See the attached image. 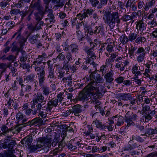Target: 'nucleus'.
<instances>
[{
  "mask_svg": "<svg viewBox=\"0 0 157 157\" xmlns=\"http://www.w3.org/2000/svg\"><path fill=\"white\" fill-rule=\"evenodd\" d=\"M136 48L135 47L132 46L129 49L128 54L130 56L131 58H133L134 56V53L135 51H136Z\"/></svg>",
  "mask_w": 157,
  "mask_h": 157,
  "instance_id": "obj_42",
  "label": "nucleus"
},
{
  "mask_svg": "<svg viewBox=\"0 0 157 157\" xmlns=\"http://www.w3.org/2000/svg\"><path fill=\"white\" fill-rule=\"evenodd\" d=\"M144 3L143 1L140 0L139 1L138 3L137 6L139 9H141L143 7L144 8Z\"/></svg>",
  "mask_w": 157,
  "mask_h": 157,
  "instance_id": "obj_61",
  "label": "nucleus"
},
{
  "mask_svg": "<svg viewBox=\"0 0 157 157\" xmlns=\"http://www.w3.org/2000/svg\"><path fill=\"white\" fill-rule=\"evenodd\" d=\"M43 93L45 96H48L50 93V90L48 87L46 86H43L42 87Z\"/></svg>",
  "mask_w": 157,
  "mask_h": 157,
  "instance_id": "obj_35",
  "label": "nucleus"
},
{
  "mask_svg": "<svg viewBox=\"0 0 157 157\" xmlns=\"http://www.w3.org/2000/svg\"><path fill=\"white\" fill-rule=\"evenodd\" d=\"M58 105V99H57V98H53L48 101L46 107L51 111L54 107H56Z\"/></svg>",
  "mask_w": 157,
  "mask_h": 157,
  "instance_id": "obj_13",
  "label": "nucleus"
},
{
  "mask_svg": "<svg viewBox=\"0 0 157 157\" xmlns=\"http://www.w3.org/2000/svg\"><path fill=\"white\" fill-rule=\"evenodd\" d=\"M13 129V128H8L5 125H2L1 127V130L3 132L2 133H3V135L5 134L8 133L9 132H10L11 134L10 136H7L8 138H10L13 135V132H12Z\"/></svg>",
  "mask_w": 157,
  "mask_h": 157,
  "instance_id": "obj_19",
  "label": "nucleus"
},
{
  "mask_svg": "<svg viewBox=\"0 0 157 157\" xmlns=\"http://www.w3.org/2000/svg\"><path fill=\"white\" fill-rule=\"evenodd\" d=\"M42 137L44 139L43 140L45 144H48V145L50 144L52 141V136L51 135H48L46 137Z\"/></svg>",
  "mask_w": 157,
  "mask_h": 157,
  "instance_id": "obj_33",
  "label": "nucleus"
},
{
  "mask_svg": "<svg viewBox=\"0 0 157 157\" xmlns=\"http://www.w3.org/2000/svg\"><path fill=\"white\" fill-rule=\"evenodd\" d=\"M155 114L154 111L150 110L148 112H146L145 113V120L147 121H149L152 118V116Z\"/></svg>",
  "mask_w": 157,
  "mask_h": 157,
  "instance_id": "obj_29",
  "label": "nucleus"
},
{
  "mask_svg": "<svg viewBox=\"0 0 157 157\" xmlns=\"http://www.w3.org/2000/svg\"><path fill=\"white\" fill-rule=\"evenodd\" d=\"M52 12V10H51L50 12H49V13L48 14L47 17L45 19L46 21L49 20L51 24L54 23L55 21V20H54L55 17Z\"/></svg>",
  "mask_w": 157,
  "mask_h": 157,
  "instance_id": "obj_24",
  "label": "nucleus"
},
{
  "mask_svg": "<svg viewBox=\"0 0 157 157\" xmlns=\"http://www.w3.org/2000/svg\"><path fill=\"white\" fill-rule=\"evenodd\" d=\"M58 4L54 6L53 9L55 10H58L59 7H62L64 5L63 2H61L60 3L57 4Z\"/></svg>",
  "mask_w": 157,
  "mask_h": 157,
  "instance_id": "obj_62",
  "label": "nucleus"
},
{
  "mask_svg": "<svg viewBox=\"0 0 157 157\" xmlns=\"http://www.w3.org/2000/svg\"><path fill=\"white\" fill-rule=\"evenodd\" d=\"M113 73L112 71H109L105 74L104 78L106 80V82L110 83L114 80V78H113Z\"/></svg>",
  "mask_w": 157,
  "mask_h": 157,
  "instance_id": "obj_20",
  "label": "nucleus"
},
{
  "mask_svg": "<svg viewBox=\"0 0 157 157\" xmlns=\"http://www.w3.org/2000/svg\"><path fill=\"white\" fill-rule=\"evenodd\" d=\"M155 2V0H151L146 3L144 8V10L146 11L149 10L150 8L153 6Z\"/></svg>",
  "mask_w": 157,
  "mask_h": 157,
  "instance_id": "obj_25",
  "label": "nucleus"
},
{
  "mask_svg": "<svg viewBox=\"0 0 157 157\" xmlns=\"http://www.w3.org/2000/svg\"><path fill=\"white\" fill-rule=\"evenodd\" d=\"M24 118L23 115L20 112H18L17 113L16 115V118L18 121L22 120Z\"/></svg>",
  "mask_w": 157,
  "mask_h": 157,
  "instance_id": "obj_59",
  "label": "nucleus"
},
{
  "mask_svg": "<svg viewBox=\"0 0 157 157\" xmlns=\"http://www.w3.org/2000/svg\"><path fill=\"white\" fill-rule=\"evenodd\" d=\"M146 52L145 49L142 47H139L137 49L136 54H137L136 59L138 62L140 63L144 61Z\"/></svg>",
  "mask_w": 157,
  "mask_h": 157,
  "instance_id": "obj_6",
  "label": "nucleus"
},
{
  "mask_svg": "<svg viewBox=\"0 0 157 157\" xmlns=\"http://www.w3.org/2000/svg\"><path fill=\"white\" fill-rule=\"evenodd\" d=\"M24 126L22 124H20L14 126L13 127H12L11 128H13V130L15 129V133H18L22 129V128Z\"/></svg>",
  "mask_w": 157,
  "mask_h": 157,
  "instance_id": "obj_40",
  "label": "nucleus"
},
{
  "mask_svg": "<svg viewBox=\"0 0 157 157\" xmlns=\"http://www.w3.org/2000/svg\"><path fill=\"white\" fill-rule=\"evenodd\" d=\"M35 77V75L33 74H31L26 76H25V77L24 79L25 80H26V81H32L34 80Z\"/></svg>",
  "mask_w": 157,
  "mask_h": 157,
  "instance_id": "obj_45",
  "label": "nucleus"
},
{
  "mask_svg": "<svg viewBox=\"0 0 157 157\" xmlns=\"http://www.w3.org/2000/svg\"><path fill=\"white\" fill-rule=\"evenodd\" d=\"M151 105V104L150 105H146L144 106V105H143L142 106V110L143 112L145 113L146 112L148 111L150 109V106Z\"/></svg>",
  "mask_w": 157,
  "mask_h": 157,
  "instance_id": "obj_60",
  "label": "nucleus"
},
{
  "mask_svg": "<svg viewBox=\"0 0 157 157\" xmlns=\"http://www.w3.org/2000/svg\"><path fill=\"white\" fill-rule=\"evenodd\" d=\"M44 99V97L42 94L37 93L33 100V105L32 106L31 108L33 109L35 107V105H36L39 102L42 103Z\"/></svg>",
  "mask_w": 157,
  "mask_h": 157,
  "instance_id": "obj_8",
  "label": "nucleus"
},
{
  "mask_svg": "<svg viewBox=\"0 0 157 157\" xmlns=\"http://www.w3.org/2000/svg\"><path fill=\"white\" fill-rule=\"evenodd\" d=\"M65 55L62 54V53L59 54L57 57L56 59L59 61H63L65 59Z\"/></svg>",
  "mask_w": 157,
  "mask_h": 157,
  "instance_id": "obj_55",
  "label": "nucleus"
},
{
  "mask_svg": "<svg viewBox=\"0 0 157 157\" xmlns=\"http://www.w3.org/2000/svg\"><path fill=\"white\" fill-rule=\"evenodd\" d=\"M6 59H7V60L11 61L12 62H13L16 59V57L13 55H11L7 57Z\"/></svg>",
  "mask_w": 157,
  "mask_h": 157,
  "instance_id": "obj_53",
  "label": "nucleus"
},
{
  "mask_svg": "<svg viewBox=\"0 0 157 157\" xmlns=\"http://www.w3.org/2000/svg\"><path fill=\"white\" fill-rule=\"evenodd\" d=\"M130 147L127 148H125V151L130 150L131 149L136 147H137V144L136 143H134L132 141H130L129 142Z\"/></svg>",
  "mask_w": 157,
  "mask_h": 157,
  "instance_id": "obj_41",
  "label": "nucleus"
},
{
  "mask_svg": "<svg viewBox=\"0 0 157 157\" xmlns=\"http://www.w3.org/2000/svg\"><path fill=\"white\" fill-rule=\"evenodd\" d=\"M72 63H68V62H66L64 61L63 64V68L64 69L68 71H69L70 70L71 71L75 72L76 70V67L75 66L72 65L71 66V64Z\"/></svg>",
  "mask_w": 157,
  "mask_h": 157,
  "instance_id": "obj_17",
  "label": "nucleus"
},
{
  "mask_svg": "<svg viewBox=\"0 0 157 157\" xmlns=\"http://www.w3.org/2000/svg\"><path fill=\"white\" fill-rule=\"evenodd\" d=\"M87 128L88 130L86 132V135L90 134V133L93 131V128L92 125H88L87 126Z\"/></svg>",
  "mask_w": 157,
  "mask_h": 157,
  "instance_id": "obj_56",
  "label": "nucleus"
},
{
  "mask_svg": "<svg viewBox=\"0 0 157 157\" xmlns=\"http://www.w3.org/2000/svg\"><path fill=\"white\" fill-rule=\"evenodd\" d=\"M21 56L20 57L19 63L20 62L22 63H25V62L27 59V55L26 54L25 52L23 50H21Z\"/></svg>",
  "mask_w": 157,
  "mask_h": 157,
  "instance_id": "obj_27",
  "label": "nucleus"
},
{
  "mask_svg": "<svg viewBox=\"0 0 157 157\" xmlns=\"http://www.w3.org/2000/svg\"><path fill=\"white\" fill-rule=\"evenodd\" d=\"M84 108L83 106L79 105H76L72 107L70 111L74 113L75 116H78L79 113L82 112L84 110Z\"/></svg>",
  "mask_w": 157,
  "mask_h": 157,
  "instance_id": "obj_9",
  "label": "nucleus"
},
{
  "mask_svg": "<svg viewBox=\"0 0 157 157\" xmlns=\"http://www.w3.org/2000/svg\"><path fill=\"white\" fill-rule=\"evenodd\" d=\"M31 89L32 87L29 85H26L23 86L21 88V91L20 95L22 96L24 95L25 97H27L28 94L30 93Z\"/></svg>",
  "mask_w": 157,
  "mask_h": 157,
  "instance_id": "obj_10",
  "label": "nucleus"
},
{
  "mask_svg": "<svg viewBox=\"0 0 157 157\" xmlns=\"http://www.w3.org/2000/svg\"><path fill=\"white\" fill-rule=\"evenodd\" d=\"M94 122L92 123L93 124ZM94 123L96 125L97 127L98 128H101V129H104L105 126L102 123L100 122L99 120H96L94 121Z\"/></svg>",
  "mask_w": 157,
  "mask_h": 157,
  "instance_id": "obj_36",
  "label": "nucleus"
},
{
  "mask_svg": "<svg viewBox=\"0 0 157 157\" xmlns=\"http://www.w3.org/2000/svg\"><path fill=\"white\" fill-rule=\"evenodd\" d=\"M94 31V34L96 35L99 34L104 35L105 34L104 27L103 26H96Z\"/></svg>",
  "mask_w": 157,
  "mask_h": 157,
  "instance_id": "obj_22",
  "label": "nucleus"
},
{
  "mask_svg": "<svg viewBox=\"0 0 157 157\" xmlns=\"http://www.w3.org/2000/svg\"><path fill=\"white\" fill-rule=\"evenodd\" d=\"M124 78L122 76H120L119 77L115 79L117 83L121 84L122 82H123L124 80Z\"/></svg>",
  "mask_w": 157,
  "mask_h": 157,
  "instance_id": "obj_57",
  "label": "nucleus"
},
{
  "mask_svg": "<svg viewBox=\"0 0 157 157\" xmlns=\"http://www.w3.org/2000/svg\"><path fill=\"white\" fill-rule=\"evenodd\" d=\"M22 47V44H20V48H19L15 45V42H14L12 45L11 51L12 52H15L19 51V50L21 49Z\"/></svg>",
  "mask_w": 157,
  "mask_h": 157,
  "instance_id": "obj_37",
  "label": "nucleus"
},
{
  "mask_svg": "<svg viewBox=\"0 0 157 157\" xmlns=\"http://www.w3.org/2000/svg\"><path fill=\"white\" fill-rule=\"evenodd\" d=\"M88 85L81 91L77 98V100L84 101L91 98L90 95L92 93V91L94 90Z\"/></svg>",
  "mask_w": 157,
  "mask_h": 157,
  "instance_id": "obj_3",
  "label": "nucleus"
},
{
  "mask_svg": "<svg viewBox=\"0 0 157 157\" xmlns=\"http://www.w3.org/2000/svg\"><path fill=\"white\" fill-rule=\"evenodd\" d=\"M45 71L43 69H42L39 73L37 74L39 79V85L40 86L43 85L45 79Z\"/></svg>",
  "mask_w": 157,
  "mask_h": 157,
  "instance_id": "obj_16",
  "label": "nucleus"
},
{
  "mask_svg": "<svg viewBox=\"0 0 157 157\" xmlns=\"http://www.w3.org/2000/svg\"><path fill=\"white\" fill-rule=\"evenodd\" d=\"M112 41L113 42H111L110 43L108 44L105 48L106 50L105 51V52L106 55L107 57L109 56V55L112 52L115 47L113 40H112Z\"/></svg>",
  "mask_w": 157,
  "mask_h": 157,
  "instance_id": "obj_14",
  "label": "nucleus"
},
{
  "mask_svg": "<svg viewBox=\"0 0 157 157\" xmlns=\"http://www.w3.org/2000/svg\"><path fill=\"white\" fill-rule=\"evenodd\" d=\"M148 24L150 29L156 27L157 26V20L154 18L152 21L148 22Z\"/></svg>",
  "mask_w": 157,
  "mask_h": 157,
  "instance_id": "obj_32",
  "label": "nucleus"
},
{
  "mask_svg": "<svg viewBox=\"0 0 157 157\" xmlns=\"http://www.w3.org/2000/svg\"><path fill=\"white\" fill-rule=\"evenodd\" d=\"M43 57H42L41 55H39L38 58H37L36 61L33 62L34 64L38 65L42 63V61L43 60Z\"/></svg>",
  "mask_w": 157,
  "mask_h": 157,
  "instance_id": "obj_43",
  "label": "nucleus"
},
{
  "mask_svg": "<svg viewBox=\"0 0 157 157\" xmlns=\"http://www.w3.org/2000/svg\"><path fill=\"white\" fill-rule=\"evenodd\" d=\"M35 26L36 29L37 30H40L42 29L41 26L43 25L44 23V22L41 21H36Z\"/></svg>",
  "mask_w": 157,
  "mask_h": 157,
  "instance_id": "obj_44",
  "label": "nucleus"
},
{
  "mask_svg": "<svg viewBox=\"0 0 157 157\" xmlns=\"http://www.w3.org/2000/svg\"><path fill=\"white\" fill-rule=\"evenodd\" d=\"M135 81V82L138 85L140 86L141 84V82L142 80V78H133Z\"/></svg>",
  "mask_w": 157,
  "mask_h": 157,
  "instance_id": "obj_63",
  "label": "nucleus"
},
{
  "mask_svg": "<svg viewBox=\"0 0 157 157\" xmlns=\"http://www.w3.org/2000/svg\"><path fill=\"white\" fill-rule=\"evenodd\" d=\"M143 18L136 22V29L138 30L141 31L143 33H146V27L147 25L143 21Z\"/></svg>",
  "mask_w": 157,
  "mask_h": 157,
  "instance_id": "obj_7",
  "label": "nucleus"
},
{
  "mask_svg": "<svg viewBox=\"0 0 157 157\" xmlns=\"http://www.w3.org/2000/svg\"><path fill=\"white\" fill-rule=\"evenodd\" d=\"M43 139L42 137L38 138L36 144L38 148H40L45 145V142H44L43 140Z\"/></svg>",
  "mask_w": 157,
  "mask_h": 157,
  "instance_id": "obj_31",
  "label": "nucleus"
},
{
  "mask_svg": "<svg viewBox=\"0 0 157 157\" xmlns=\"http://www.w3.org/2000/svg\"><path fill=\"white\" fill-rule=\"evenodd\" d=\"M32 141V137L31 136H28L23 139L21 141V143L25 144V145H27L29 147L31 145Z\"/></svg>",
  "mask_w": 157,
  "mask_h": 157,
  "instance_id": "obj_21",
  "label": "nucleus"
},
{
  "mask_svg": "<svg viewBox=\"0 0 157 157\" xmlns=\"http://www.w3.org/2000/svg\"><path fill=\"white\" fill-rule=\"evenodd\" d=\"M76 34L78 38L79 41H83L84 36L82 34L81 31L80 30L77 31L76 32Z\"/></svg>",
  "mask_w": 157,
  "mask_h": 157,
  "instance_id": "obj_46",
  "label": "nucleus"
},
{
  "mask_svg": "<svg viewBox=\"0 0 157 157\" xmlns=\"http://www.w3.org/2000/svg\"><path fill=\"white\" fill-rule=\"evenodd\" d=\"M73 141H74V140H71L70 141V143H69L70 145H68L67 148L68 149L71 151L75 150L76 149L77 147V145L72 144Z\"/></svg>",
  "mask_w": 157,
  "mask_h": 157,
  "instance_id": "obj_38",
  "label": "nucleus"
},
{
  "mask_svg": "<svg viewBox=\"0 0 157 157\" xmlns=\"http://www.w3.org/2000/svg\"><path fill=\"white\" fill-rule=\"evenodd\" d=\"M0 69L2 70V71L0 75V78L1 77L2 73L5 72L6 70V63H0Z\"/></svg>",
  "mask_w": 157,
  "mask_h": 157,
  "instance_id": "obj_39",
  "label": "nucleus"
},
{
  "mask_svg": "<svg viewBox=\"0 0 157 157\" xmlns=\"http://www.w3.org/2000/svg\"><path fill=\"white\" fill-rule=\"evenodd\" d=\"M121 19L123 21L127 22L130 20L131 18L130 15L127 14H125L122 16Z\"/></svg>",
  "mask_w": 157,
  "mask_h": 157,
  "instance_id": "obj_52",
  "label": "nucleus"
},
{
  "mask_svg": "<svg viewBox=\"0 0 157 157\" xmlns=\"http://www.w3.org/2000/svg\"><path fill=\"white\" fill-rule=\"evenodd\" d=\"M39 36V35L38 34H36L35 35H34L32 36H30L29 40L32 44H34L36 42Z\"/></svg>",
  "mask_w": 157,
  "mask_h": 157,
  "instance_id": "obj_30",
  "label": "nucleus"
},
{
  "mask_svg": "<svg viewBox=\"0 0 157 157\" xmlns=\"http://www.w3.org/2000/svg\"><path fill=\"white\" fill-rule=\"evenodd\" d=\"M33 125L38 124L40 122L41 120L40 117H36L31 120Z\"/></svg>",
  "mask_w": 157,
  "mask_h": 157,
  "instance_id": "obj_50",
  "label": "nucleus"
},
{
  "mask_svg": "<svg viewBox=\"0 0 157 157\" xmlns=\"http://www.w3.org/2000/svg\"><path fill=\"white\" fill-rule=\"evenodd\" d=\"M86 149L90 152L94 153L99 151L100 148L94 144H90L86 145Z\"/></svg>",
  "mask_w": 157,
  "mask_h": 157,
  "instance_id": "obj_11",
  "label": "nucleus"
},
{
  "mask_svg": "<svg viewBox=\"0 0 157 157\" xmlns=\"http://www.w3.org/2000/svg\"><path fill=\"white\" fill-rule=\"evenodd\" d=\"M121 38H122L121 43L123 44H126L128 42L129 39L125 35L123 36V37H121Z\"/></svg>",
  "mask_w": 157,
  "mask_h": 157,
  "instance_id": "obj_58",
  "label": "nucleus"
},
{
  "mask_svg": "<svg viewBox=\"0 0 157 157\" xmlns=\"http://www.w3.org/2000/svg\"><path fill=\"white\" fill-rule=\"evenodd\" d=\"M106 65H102L100 68V71L102 72V74L104 75L106 72L107 70Z\"/></svg>",
  "mask_w": 157,
  "mask_h": 157,
  "instance_id": "obj_64",
  "label": "nucleus"
},
{
  "mask_svg": "<svg viewBox=\"0 0 157 157\" xmlns=\"http://www.w3.org/2000/svg\"><path fill=\"white\" fill-rule=\"evenodd\" d=\"M66 58L67 60L66 62H68L71 61L72 60V55L71 53L69 52H68L66 53Z\"/></svg>",
  "mask_w": 157,
  "mask_h": 157,
  "instance_id": "obj_48",
  "label": "nucleus"
},
{
  "mask_svg": "<svg viewBox=\"0 0 157 157\" xmlns=\"http://www.w3.org/2000/svg\"><path fill=\"white\" fill-rule=\"evenodd\" d=\"M44 13L42 11H39L35 13L34 14L35 18L36 21H41Z\"/></svg>",
  "mask_w": 157,
  "mask_h": 157,
  "instance_id": "obj_23",
  "label": "nucleus"
},
{
  "mask_svg": "<svg viewBox=\"0 0 157 157\" xmlns=\"http://www.w3.org/2000/svg\"><path fill=\"white\" fill-rule=\"evenodd\" d=\"M37 105L36 106V109L33 111V115H36L37 113L39 112L42 109V103L41 102H39L37 104Z\"/></svg>",
  "mask_w": 157,
  "mask_h": 157,
  "instance_id": "obj_34",
  "label": "nucleus"
},
{
  "mask_svg": "<svg viewBox=\"0 0 157 157\" xmlns=\"http://www.w3.org/2000/svg\"><path fill=\"white\" fill-rule=\"evenodd\" d=\"M105 23L108 25L110 29H117L120 20L117 12H113L107 15L104 19Z\"/></svg>",
  "mask_w": 157,
  "mask_h": 157,
  "instance_id": "obj_1",
  "label": "nucleus"
},
{
  "mask_svg": "<svg viewBox=\"0 0 157 157\" xmlns=\"http://www.w3.org/2000/svg\"><path fill=\"white\" fill-rule=\"evenodd\" d=\"M108 0H100L99 4L98 6V8H101L102 6L105 5L107 3Z\"/></svg>",
  "mask_w": 157,
  "mask_h": 157,
  "instance_id": "obj_51",
  "label": "nucleus"
},
{
  "mask_svg": "<svg viewBox=\"0 0 157 157\" xmlns=\"http://www.w3.org/2000/svg\"><path fill=\"white\" fill-rule=\"evenodd\" d=\"M120 98L121 99L123 100H132V95L129 94V93L126 94L124 93L121 94L120 96Z\"/></svg>",
  "mask_w": 157,
  "mask_h": 157,
  "instance_id": "obj_28",
  "label": "nucleus"
},
{
  "mask_svg": "<svg viewBox=\"0 0 157 157\" xmlns=\"http://www.w3.org/2000/svg\"><path fill=\"white\" fill-rule=\"evenodd\" d=\"M91 94L92 96V98L94 99H97L100 98L102 95L100 93H94L93 91L92 93Z\"/></svg>",
  "mask_w": 157,
  "mask_h": 157,
  "instance_id": "obj_47",
  "label": "nucleus"
},
{
  "mask_svg": "<svg viewBox=\"0 0 157 157\" xmlns=\"http://www.w3.org/2000/svg\"><path fill=\"white\" fill-rule=\"evenodd\" d=\"M94 11V10L91 8H89L87 10H84V12L82 13H79L77 15L78 19L80 20H84L86 19H88L89 17H91Z\"/></svg>",
  "mask_w": 157,
  "mask_h": 157,
  "instance_id": "obj_5",
  "label": "nucleus"
},
{
  "mask_svg": "<svg viewBox=\"0 0 157 157\" xmlns=\"http://www.w3.org/2000/svg\"><path fill=\"white\" fill-rule=\"evenodd\" d=\"M27 28L29 30V32L27 31L25 32V33L27 35L26 39L23 40V42H25L26 40L30 36L31 34L34 32L36 30V29L35 26L32 24L29 25Z\"/></svg>",
  "mask_w": 157,
  "mask_h": 157,
  "instance_id": "obj_15",
  "label": "nucleus"
},
{
  "mask_svg": "<svg viewBox=\"0 0 157 157\" xmlns=\"http://www.w3.org/2000/svg\"><path fill=\"white\" fill-rule=\"evenodd\" d=\"M51 111L46 106H44L42 107V109L40 111L39 113V115H40L42 118H45L46 117L47 115Z\"/></svg>",
  "mask_w": 157,
  "mask_h": 157,
  "instance_id": "obj_18",
  "label": "nucleus"
},
{
  "mask_svg": "<svg viewBox=\"0 0 157 157\" xmlns=\"http://www.w3.org/2000/svg\"><path fill=\"white\" fill-rule=\"evenodd\" d=\"M115 117L113 118V120L115 121L116 124L115 125V128H117V126H121L122 125L124 124V118L123 117L118 115L115 116Z\"/></svg>",
  "mask_w": 157,
  "mask_h": 157,
  "instance_id": "obj_12",
  "label": "nucleus"
},
{
  "mask_svg": "<svg viewBox=\"0 0 157 157\" xmlns=\"http://www.w3.org/2000/svg\"><path fill=\"white\" fill-rule=\"evenodd\" d=\"M90 76L91 82L88 85L92 88V89L95 90L97 84L99 83H102L104 80L101 75L96 71H92Z\"/></svg>",
  "mask_w": 157,
  "mask_h": 157,
  "instance_id": "obj_2",
  "label": "nucleus"
},
{
  "mask_svg": "<svg viewBox=\"0 0 157 157\" xmlns=\"http://www.w3.org/2000/svg\"><path fill=\"white\" fill-rule=\"evenodd\" d=\"M70 50L72 53H77L79 50V48L78 45L76 44H73L69 46Z\"/></svg>",
  "mask_w": 157,
  "mask_h": 157,
  "instance_id": "obj_26",
  "label": "nucleus"
},
{
  "mask_svg": "<svg viewBox=\"0 0 157 157\" xmlns=\"http://www.w3.org/2000/svg\"><path fill=\"white\" fill-rule=\"evenodd\" d=\"M137 36V34H135L134 33H131L129 34L128 37L129 40L131 41H132L136 38Z\"/></svg>",
  "mask_w": 157,
  "mask_h": 157,
  "instance_id": "obj_49",
  "label": "nucleus"
},
{
  "mask_svg": "<svg viewBox=\"0 0 157 157\" xmlns=\"http://www.w3.org/2000/svg\"><path fill=\"white\" fill-rule=\"evenodd\" d=\"M91 5L93 7H96L99 3V0H89Z\"/></svg>",
  "mask_w": 157,
  "mask_h": 157,
  "instance_id": "obj_54",
  "label": "nucleus"
},
{
  "mask_svg": "<svg viewBox=\"0 0 157 157\" xmlns=\"http://www.w3.org/2000/svg\"><path fill=\"white\" fill-rule=\"evenodd\" d=\"M138 116L135 114H133L132 113H131L128 111L126 113L125 117V121L127 123V126L130 127L133 126L135 124V123L133 121H136Z\"/></svg>",
  "mask_w": 157,
  "mask_h": 157,
  "instance_id": "obj_4",
  "label": "nucleus"
}]
</instances>
